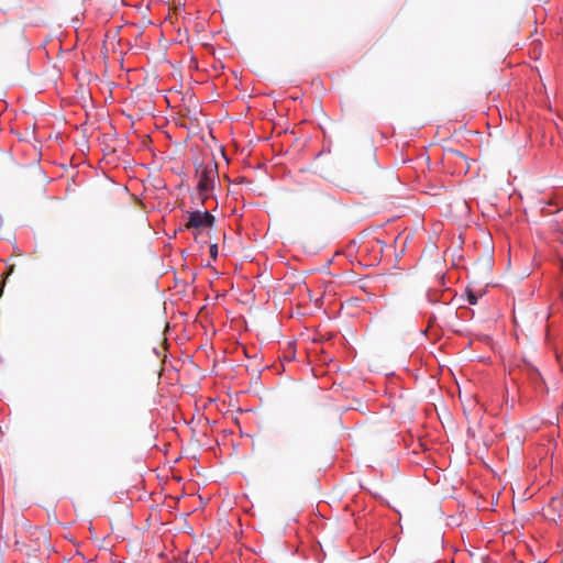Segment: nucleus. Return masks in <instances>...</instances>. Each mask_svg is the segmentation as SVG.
Returning <instances> with one entry per match:
<instances>
[{
	"label": "nucleus",
	"instance_id": "20e7f679",
	"mask_svg": "<svg viewBox=\"0 0 563 563\" xmlns=\"http://www.w3.org/2000/svg\"><path fill=\"white\" fill-rule=\"evenodd\" d=\"M468 301L471 305H475L477 301V298L474 295L470 294Z\"/></svg>",
	"mask_w": 563,
	"mask_h": 563
},
{
	"label": "nucleus",
	"instance_id": "423d86ee",
	"mask_svg": "<svg viewBox=\"0 0 563 563\" xmlns=\"http://www.w3.org/2000/svg\"><path fill=\"white\" fill-rule=\"evenodd\" d=\"M3 285H4V283L2 284V287H1V288H3ZM1 295H2V289H0V296H1Z\"/></svg>",
	"mask_w": 563,
	"mask_h": 563
},
{
	"label": "nucleus",
	"instance_id": "f03ea898",
	"mask_svg": "<svg viewBox=\"0 0 563 563\" xmlns=\"http://www.w3.org/2000/svg\"><path fill=\"white\" fill-rule=\"evenodd\" d=\"M216 222L214 217L209 211L188 212L187 220L184 223L185 230L191 231L197 236L202 230L212 228Z\"/></svg>",
	"mask_w": 563,
	"mask_h": 563
},
{
	"label": "nucleus",
	"instance_id": "39448f33",
	"mask_svg": "<svg viewBox=\"0 0 563 563\" xmlns=\"http://www.w3.org/2000/svg\"><path fill=\"white\" fill-rule=\"evenodd\" d=\"M14 272V265H10L7 271V276H10Z\"/></svg>",
	"mask_w": 563,
	"mask_h": 563
},
{
	"label": "nucleus",
	"instance_id": "7ed1b4c3",
	"mask_svg": "<svg viewBox=\"0 0 563 563\" xmlns=\"http://www.w3.org/2000/svg\"><path fill=\"white\" fill-rule=\"evenodd\" d=\"M210 255H211V257L217 258V256H218V245L217 244L210 245Z\"/></svg>",
	"mask_w": 563,
	"mask_h": 563
},
{
	"label": "nucleus",
	"instance_id": "f257e3e1",
	"mask_svg": "<svg viewBox=\"0 0 563 563\" xmlns=\"http://www.w3.org/2000/svg\"><path fill=\"white\" fill-rule=\"evenodd\" d=\"M199 177L197 188L202 201L208 198L209 191L213 189L216 177H218V165L214 161H209L197 166Z\"/></svg>",
	"mask_w": 563,
	"mask_h": 563
}]
</instances>
